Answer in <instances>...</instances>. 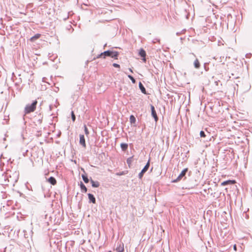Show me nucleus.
<instances>
[{
  "mask_svg": "<svg viewBox=\"0 0 252 252\" xmlns=\"http://www.w3.org/2000/svg\"><path fill=\"white\" fill-rule=\"evenodd\" d=\"M106 44H105L104 45V47H106Z\"/></svg>",
  "mask_w": 252,
  "mask_h": 252,
  "instance_id": "nucleus-31",
  "label": "nucleus"
},
{
  "mask_svg": "<svg viewBox=\"0 0 252 252\" xmlns=\"http://www.w3.org/2000/svg\"><path fill=\"white\" fill-rule=\"evenodd\" d=\"M40 35H41L40 34L37 33L33 36L31 38L30 40L31 41H34L35 39L39 38L40 37Z\"/></svg>",
  "mask_w": 252,
  "mask_h": 252,
  "instance_id": "nucleus-18",
  "label": "nucleus"
},
{
  "mask_svg": "<svg viewBox=\"0 0 252 252\" xmlns=\"http://www.w3.org/2000/svg\"><path fill=\"white\" fill-rule=\"evenodd\" d=\"M151 109L152 116L154 118L156 122H157L158 119L155 107L153 105H151Z\"/></svg>",
  "mask_w": 252,
  "mask_h": 252,
  "instance_id": "nucleus-5",
  "label": "nucleus"
},
{
  "mask_svg": "<svg viewBox=\"0 0 252 252\" xmlns=\"http://www.w3.org/2000/svg\"><path fill=\"white\" fill-rule=\"evenodd\" d=\"M5 183V184H6V180H5V183Z\"/></svg>",
  "mask_w": 252,
  "mask_h": 252,
  "instance_id": "nucleus-35",
  "label": "nucleus"
},
{
  "mask_svg": "<svg viewBox=\"0 0 252 252\" xmlns=\"http://www.w3.org/2000/svg\"><path fill=\"white\" fill-rule=\"evenodd\" d=\"M123 173H120V174H119V175H123Z\"/></svg>",
  "mask_w": 252,
  "mask_h": 252,
  "instance_id": "nucleus-30",
  "label": "nucleus"
},
{
  "mask_svg": "<svg viewBox=\"0 0 252 252\" xmlns=\"http://www.w3.org/2000/svg\"><path fill=\"white\" fill-rule=\"evenodd\" d=\"M243 216L244 217H245L246 219H248L249 218V216H248V215H247V214H246V212H244L243 213Z\"/></svg>",
  "mask_w": 252,
  "mask_h": 252,
  "instance_id": "nucleus-27",
  "label": "nucleus"
},
{
  "mask_svg": "<svg viewBox=\"0 0 252 252\" xmlns=\"http://www.w3.org/2000/svg\"><path fill=\"white\" fill-rule=\"evenodd\" d=\"M188 171V169L187 168L184 169L183 170H182V171L179 174V175L177 177V178L176 179L172 181V182L173 183L178 182L181 181L182 179H183V178H184V179H186L185 175Z\"/></svg>",
  "mask_w": 252,
  "mask_h": 252,
  "instance_id": "nucleus-3",
  "label": "nucleus"
},
{
  "mask_svg": "<svg viewBox=\"0 0 252 252\" xmlns=\"http://www.w3.org/2000/svg\"><path fill=\"white\" fill-rule=\"evenodd\" d=\"M139 55L142 58H143L142 59V60L143 61V62H145L146 61V52L145 51L142 49V48H141L139 51Z\"/></svg>",
  "mask_w": 252,
  "mask_h": 252,
  "instance_id": "nucleus-7",
  "label": "nucleus"
},
{
  "mask_svg": "<svg viewBox=\"0 0 252 252\" xmlns=\"http://www.w3.org/2000/svg\"><path fill=\"white\" fill-rule=\"evenodd\" d=\"M37 103V101L35 100L33 101L32 104H27L24 110L25 115L34 111L36 109Z\"/></svg>",
  "mask_w": 252,
  "mask_h": 252,
  "instance_id": "nucleus-2",
  "label": "nucleus"
},
{
  "mask_svg": "<svg viewBox=\"0 0 252 252\" xmlns=\"http://www.w3.org/2000/svg\"><path fill=\"white\" fill-rule=\"evenodd\" d=\"M82 178L83 180L85 183H88L89 182V179L88 178L87 175L85 174H82Z\"/></svg>",
  "mask_w": 252,
  "mask_h": 252,
  "instance_id": "nucleus-16",
  "label": "nucleus"
},
{
  "mask_svg": "<svg viewBox=\"0 0 252 252\" xmlns=\"http://www.w3.org/2000/svg\"><path fill=\"white\" fill-rule=\"evenodd\" d=\"M127 77L130 79L132 83L135 84L136 83V80L131 75H128Z\"/></svg>",
  "mask_w": 252,
  "mask_h": 252,
  "instance_id": "nucleus-20",
  "label": "nucleus"
},
{
  "mask_svg": "<svg viewBox=\"0 0 252 252\" xmlns=\"http://www.w3.org/2000/svg\"><path fill=\"white\" fill-rule=\"evenodd\" d=\"M48 181L52 185H55L57 183L56 179L54 177H50L48 178Z\"/></svg>",
  "mask_w": 252,
  "mask_h": 252,
  "instance_id": "nucleus-11",
  "label": "nucleus"
},
{
  "mask_svg": "<svg viewBox=\"0 0 252 252\" xmlns=\"http://www.w3.org/2000/svg\"><path fill=\"white\" fill-rule=\"evenodd\" d=\"M235 248H236V245H234V249H235Z\"/></svg>",
  "mask_w": 252,
  "mask_h": 252,
  "instance_id": "nucleus-33",
  "label": "nucleus"
},
{
  "mask_svg": "<svg viewBox=\"0 0 252 252\" xmlns=\"http://www.w3.org/2000/svg\"><path fill=\"white\" fill-rule=\"evenodd\" d=\"M108 252H111V251H109Z\"/></svg>",
  "mask_w": 252,
  "mask_h": 252,
  "instance_id": "nucleus-36",
  "label": "nucleus"
},
{
  "mask_svg": "<svg viewBox=\"0 0 252 252\" xmlns=\"http://www.w3.org/2000/svg\"><path fill=\"white\" fill-rule=\"evenodd\" d=\"M90 181L92 187L94 188H98L100 185V184L98 181H94L92 179H91Z\"/></svg>",
  "mask_w": 252,
  "mask_h": 252,
  "instance_id": "nucleus-12",
  "label": "nucleus"
},
{
  "mask_svg": "<svg viewBox=\"0 0 252 252\" xmlns=\"http://www.w3.org/2000/svg\"><path fill=\"white\" fill-rule=\"evenodd\" d=\"M132 159H133V157H130V158H128L127 159L126 162H127V163L128 164L129 166L130 165V164L132 162Z\"/></svg>",
  "mask_w": 252,
  "mask_h": 252,
  "instance_id": "nucleus-21",
  "label": "nucleus"
},
{
  "mask_svg": "<svg viewBox=\"0 0 252 252\" xmlns=\"http://www.w3.org/2000/svg\"><path fill=\"white\" fill-rule=\"evenodd\" d=\"M130 122L134 124L136 122V119L133 115H131L129 118Z\"/></svg>",
  "mask_w": 252,
  "mask_h": 252,
  "instance_id": "nucleus-19",
  "label": "nucleus"
},
{
  "mask_svg": "<svg viewBox=\"0 0 252 252\" xmlns=\"http://www.w3.org/2000/svg\"><path fill=\"white\" fill-rule=\"evenodd\" d=\"M88 195L89 200V203L95 204L96 203V199L94 195L92 193H88Z\"/></svg>",
  "mask_w": 252,
  "mask_h": 252,
  "instance_id": "nucleus-8",
  "label": "nucleus"
},
{
  "mask_svg": "<svg viewBox=\"0 0 252 252\" xmlns=\"http://www.w3.org/2000/svg\"><path fill=\"white\" fill-rule=\"evenodd\" d=\"M80 186L82 192H86L87 191V188L82 182L80 183Z\"/></svg>",
  "mask_w": 252,
  "mask_h": 252,
  "instance_id": "nucleus-14",
  "label": "nucleus"
},
{
  "mask_svg": "<svg viewBox=\"0 0 252 252\" xmlns=\"http://www.w3.org/2000/svg\"><path fill=\"white\" fill-rule=\"evenodd\" d=\"M150 166V161L149 160L146 164L145 165L144 168L142 169L141 172L138 174V177L139 179H142L144 174L147 171Z\"/></svg>",
  "mask_w": 252,
  "mask_h": 252,
  "instance_id": "nucleus-4",
  "label": "nucleus"
},
{
  "mask_svg": "<svg viewBox=\"0 0 252 252\" xmlns=\"http://www.w3.org/2000/svg\"><path fill=\"white\" fill-rule=\"evenodd\" d=\"M200 136L201 137H206V134H205V133L204 131L203 130H201L200 131Z\"/></svg>",
  "mask_w": 252,
  "mask_h": 252,
  "instance_id": "nucleus-24",
  "label": "nucleus"
},
{
  "mask_svg": "<svg viewBox=\"0 0 252 252\" xmlns=\"http://www.w3.org/2000/svg\"><path fill=\"white\" fill-rule=\"evenodd\" d=\"M159 41H160V40H159V39H158V38H156V39H154V40H153V42L154 43H157V42H159Z\"/></svg>",
  "mask_w": 252,
  "mask_h": 252,
  "instance_id": "nucleus-25",
  "label": "nucleus"
},
{
  "mask_svg": "<svg viewBox=\"0 0 252 252\" xmlns=\"http://www.w3.org/2000/svg\"><path fill=\"white\" fill-rule=\"evenodd\" d=\"M71 115L72 120L73 122H74L75 121V119H76V117H75V114L74 113V112L73 111H71Z\"/></svg>",
  "mask_w": 252,
  "mask_h": 252,
  "instance_id": "nucleus-22",
  "label": "nucleus"
},
{
  "mask_svg": "<svg viewBox=\"0 0 252 252\" xmlns=\"http://www.w3.org/2000/svg\"><path fill=\"white\" fill-rule=\"evenodd\" d=\"M113 66L115 67H119L120 68V66L119 64H117V63H114L113 64Z\"/></svg>",
  "mask_w": 252,
  "mask_h": 252,
  "instance_id": "nucleus-26",
  "label": "nucleus"
},
{
  "mask_svg": "<svg viewBox=\"0 0 252 252\" xmlns=\"http://www.w3.org/2000/svg\"><path fill=\"white\" fill-rule=\"evenodd\" d=\"M84 131H85V134H86V135H89V130H88V128H87V127L86 126V125H84Z\"/></svg>",
  "mask_w": 252,
  "mask_h": 252,
  "instance_id": "nucleus-23",
  "label": "nucleus"
},
{
  "mask_svg": "<svg viewBox=\"0 0 252 252\" xmlns=\"http://www.w3.org/2000/svg\"><path fill=\"white\" fill-rule=\"evenodd\" d=\"M176 34H177V35H179V34H180V33H179V32H177V33H176Z\"/></svg>",
  "mask_w": 252,
  "mask_h": 252,
  "instance_id": "nucleus-29",
  "label": "nucleus"
},
{
  "mask_svg": "<svg viewBox=\"0 0 252 252\" xmlns=\"http://www.w3.org/2000/svg\"><path fill=\"white\" fill-rule=\"evenodd\" d=\"M79 137H80V139H79L80 144L84 148H86V144L84 135L83 134H80Z\"/></svg>",
  "mask_w": 252,
  "mask_h": 252,
  "instance_id": "nucleus-6",
  "label": "nucleus"
},
{
  "mask_svg": "<svg viewBox=\"0 0 252 252\" xmlns=\"http://www.w3.org/2000/svg\"><path fill=\"white\" fill-rule=\"evenodd\" d=\"M139 88L143 94H147L146 89L141 82H139Z\"/></svg>",
  "mask_w": 252,
  "mask_h": 252,
  "instance_id": "nucleus-10",
  "label": "nucleus"
},
{
  "mask_svg": "<svg viewBox=\"0 0 252 252\" xmlns=\"http://www.w3.org/2000/svg\"><path fill=\"white\" fill-rule=\"evenodd\" d=\"M118 55L119 53L117 51L107 50L98 55L97 58H103V59H105L106 57H110L115 59H117Z\"/></svg>",
  "mask_w": 252,
  "mask_h": 252,
  "instance_id": "nucleus-1",
  "label": "nucleus"
},
{
  "mask_svg": "<svg viewBox=\"0 0 252 252\" xmlns=\"http://www.w3.org/2000/svg\"><path fill=\"white\" fill-rule=\"evenodd\" d=\"M193 65L194 67L196 69H199L200 68V64L197 59H196V60L194 61L193 63Z\"/></svg>",
  "mask_w": 252,
  "mask_h": 252,
  "instance_id": "nucleus-13",
  "label": "nucleus"
},
{
  "mask_svg": "<svg viewBox=\"0 0 252 252\" xmlns=\"http://www.w3.org/2000/svg\"><path fill=\"white\" fill-rule=\"evenodd\" d=\"M121 148L123 151H126L128 148V144L126 143H121Z\"/></svg>",
  "mask_w": 252,
  "mask_h": 252,
  "instance_id": "nucleus-15",
  "label": "nucleus"
},
{
  "mask_svg": "<svg viewBox=\"0 0 252 252\" xmlns=\"http://www.w3.org/2000/svg\"><path fill=\"white\" fill-rule=\"evenodd\" d=\"M117 252H124V245L123 243H120L116 249Z\"/></svg>",
  "mask_w": 252,
  "mask_h": 252,
  "instance_id": "nucleus-9",
  "label": "nucleus"
},
{
  "mask_svg": "<svg viewBox=\"0 0 252 252\" xmlns=\"http://www.w3.org/2000/svg\"><path fill=\"white\" fill-rule=\"evenodd\" d=\"M82 170H83L84 171V172H85V171H84V169L82 168Z\"/></svg>",
  "mask_w": 252,
  "mask_h": 252,
  "instance_id": "nucleus-32",
  "label": "nucleus"
},
{
  "mask_svg": "<svg viewBox=\"0 0 252 252\" xmlns=\"http://www.w3.org/2000/svg\"><path fill=\"white\" fill-rule=\"evenodd\" d=\"M234 182H235V181H234V180H227V181L223 182L221 183V185L222 186H226L229 184H233Z\"/></svg>",
  "mask_w": 252,
  "mask_h": 252,
  "instance_id": "nucleus-17",
  "label": "nucleus"
},
{
  "mask_svg": "<svg viewBox=\"0 0 252 252\" xmlns=\"http://www.w3.org/2000/svg\"><path fill=\"white\" fill-rule=\"evenodd\" d=\"M129 70L131 72H132V73L133 72L132 70L130 68H129Z\"/></svg>",
  "mask_w": 252,
  "mask_h": 252,
  "instance_id": "nucleus-28",
  "label": "nucleus"
},
{
  "mask_svg": "<svg viewBox=\"0 0 252 252\" xmlns=\"http://www.w3.org/2000/svg\"><path fill=\"white\" fill-rule=\"evenodd\" d=\"M51 107H52V106H50V110L51 109Z\"/></svg>",
  "mask_w": 252,
  "mask_h": 252,
  "instance_id": "nucleus-34",
  "label": "nucleus"
}]
</instances>
